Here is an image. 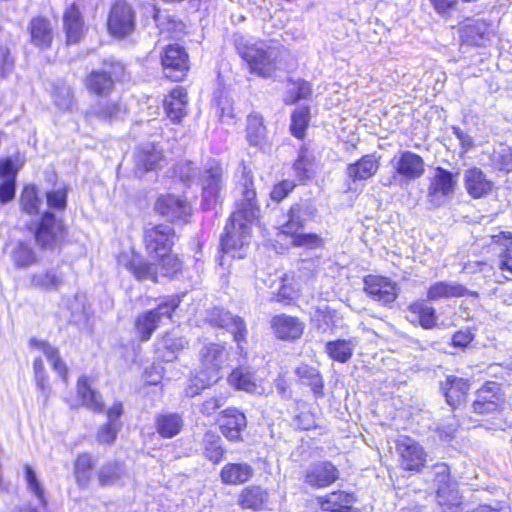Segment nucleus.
I'll list each match as a JSON object with an SVG mask.
<instances>
[{
    "mask_svg": "<svg viewBox=\"0 0 512 512\" xmlns=\"http://www.w3.org/2000/svg\"><path fill=\"white\" fill-rule=\"evenodd\" d=\"M260 212L256 200L252 178L244 176L241 183V197L237 201L236 211L231 215L221 237V249L233 258H242L237 252L248 245L251 239V224L258 218Z\"/></svg>",
    "mask_w": 512,
    "mask_h": 512,
    "instance_id": "nucleus-1",
    "label": "nucleus"
},
{
    "mask_svg": "<svg viewBox=\"0 0 512 512\" xmlns=\"http://www.w3.org/2000/svg\"><path fill=\"white\" fill-rule=\"evenodd\" d=\"M237 50L247 63L250 73L263 78H269L274 74L283 54V47L272 40L240 44Z\"/></svg>",
    "mask_w": 512,
    "mask_h": 512,
    "instance_id": "nucleus-2",
    "label": "nucleus"
},
{
    "mask_svg": "<svg viewBox=\"0 0 512 512\" xmlns=\"http://www.w3.org/2000/svg\"><path fill=\"white\" fill-rule=\"evenodd\" d=\"M228 360V352L223 344L209 343L204 345L199 351L200 375L192 380V384L187 389V395L193 397L200 390L210 385L211 381H216L219 371Z\"/></svg>",
    "mask_w": 512,
    "mask_h": 512,
    "instance_id": "nucleus-3",
    "label": "nucleus"
},
{
    "mask_svg": "<svg viewBox=\"0 0 512 512\" xmlns=\"http://www.w3.org/2000/svg\"><path fill=\"white\" fill-rule=\"evenodd\" d=\"M390 165L393 169V174L382 181V184L386 187L414 181L420 178L425 171L422 157L411 151H404L394 156L390 161Z\"/></svg>",
    "mask_w": 512,
    "mask_h": 512,
    "instance_id": "nucleus-4",
    "label": "nucleus"
},
{
    "mask_svg": "<svg viewBox=\"0 0 512 512\" xmlns=\"http://www.w3.org/2000/svg\"><path fill=\"white\" fill-rule=\"evenodd\" d=\"M124 74V66L119 62L105 61L100 69L93 70L85 80L89 92L97 96H107L114 88V82Z\"/></svg>",
    "mask_w": 512,
    "mask_h": 512,
    "instance_id": "nucleus-5",
    "label": "nucleus"
},
{
    "mask_svg": "<svg viewBox=\"0 0 512 512\" xmlns=\"http://www.w3.org/2000/svg\"><path fill=\"white\" fill-rule=\"evenodd\" d=\"M399 467L412 473H420L427 462V452L421 444L408 436H400L395 442Z\"/></svg>",
    "mask_w": 512,
    "mask_h": 512,
    "instance_id": "nucleus-6",
    "label": "nucleus"
},
{
    "mask_svg": "<svg viewBox=\"0 0 512 512\" xmlns=\"http://www.w3.org/2000/svg\"><path fill=\"white\" fill-rule=\"evenodd\" d=\"M458 182V173L437 167L434 175L430 178L427 198L430 204L439 207L447 202L454 194Z\"/></svg>",
    "mask_w": 512,
    "mask_h": 512,
    "instance_id": "nucleus-7",
    "label": "nucleus"
},
{
    "mask_svg": "<svg viewBox=\"0 0 512 512\" xmlns=\"http://www.w3.org/2000/svg\"><path fill=\"white\" fill-rule=\"evenodd\" d=\"M433 482L436 486V499L441 506H456L460 503L457 483L450 477V469L445 463L432 466Z\"/></svg>",
    "mask_w": 512,
    "mask_h": 512,
    "instance_id": "nucleus-8",
    "label": "nucleus"
},
{
    "mask_svg": "<svg viewBox=\"0 0 512 512\" xmlns=\"http://www.w3.org/2000/svg\"><path fill=\"white\" fill-rule=\"evenodd\" d=\"M179 303L178 297H170L165 302L159 304L157 308L139 315L136 320V329L140 334L141 340H149L161 319L163 317L170 318L173 311L179 306Z\"/></svg>",
    "mask_w": 512,
    "mask_h": 512,
    "instance_id": "nucleus-9",
    "label": "nucleus"
},
{
    "mask_svg": "<svg viewBox=\"0 0 512 512\" xmlns=\"http://www.w3.org/2000/svg\"><path fill=\"white\" fill-rule=\"evenodd\" d=\"M136 26V14L124 1L116 2L109 13L107 27L109 33L119 39L130 35Z\"/></svg>",
    "mask_w": 512,
    "mask_h": 512,
    "instance_id": "nucleus-10",
    "label": "nucleus"
},
{
    "mask_svg": "<svg viewBox=\"0 0 512 512\" xmlns=\"http://www.w3.org/2000/svg\"><path fill=\"white\" fill-rule=\"evenodd\" d=\"M66 234L62 219H58L55 214L46 211L35 230V239L42 247L54 248L65 239Z\"/></svg>",
    "mask_w": 512,
    "mask_h": 512,
    "instance_id": "nucleus-11",
    "label": "nucleus"
},
{
    "mask_svg": "<svg viewBox=\"0 0 512 512\" xmlns=\"http://www.w3.org/2000/svg\"><path fill=\"white\" fill-rule=\"evenodd\" d=\"M161 65L167 78L181 81L189 69L188 54L177 44L168 45L161 54Z\"/></svg>",
    "mask_w": 512,
    "mask_h": 512,
    "instance_id": "nucleus-12",
    "label": "nucleus"
},
{
    "mask_svg": "<svg viewBox=\"0 0 512 512\" xmlns=\"http://www.w3.org/2000/svg\"><path fill=\"white\" fill-rule=\"evenodd\" d=\"M176 238L173 228L168 225H157L147 228L143 234L147 253L155 257L165 252H170Z\"/></svg>",
    "mask_w": 512,
    "mask_h": 512,
    "instance_id": "nucleus-13",
    "label": "nucleus"
},
{
    "mask_svg": "<svg viewBox=\"0 0 512 512\" xmlns=\"http://www.w3.org/2000/svg\"><path fill=\"white\" fill-rule=\"evenodd\" d=\"M118 265L129 271L137 280L158 282V266L149 263L133 250L122 252L117 259Z\"/></svg>",
    "mask_w": 512,
    "mask_h": 512,
    "instance_id": "nucleus-14",
    "label": "nucleus"
},
{
    "mask_svg": "<svg viewBox=\"0 0 512 512\" xmlns=\"http://www.w3.org/2000/svg\"><path fill=\"white\" fill-rule=\"evenodd\" d=\"M223 186L222 167L215 161L209 162L202 175V195L205 208L210 209L217 202Z\"/></svg>",
    "mask_w": 512,
    "mask_h": 512,
    "instance_id": "nucleus-15",
    "label": "nucleus"
},
{
    "mask_svg": "<svg viewBox=\"0 0 512 512\" xmlns=\"http://www.w3.org/2000/svg\"><path fill=\"white\" fill-rule=\"evenodd\" d=\"M364 291L372 300L382 305L391 304L398 297L396 283L382 276H366L364 278Z\"/></svg>",
    "mask_w": 512,
    "mask_h": 512,
    "instance_id": "nucleus-16",
    "label": "nucleus"
},
{
    "mask_svg": "<svg viewBox=\"0 0 512 512\" xmlns=\"http://www.w3.org/2000/svg\"><path fill=\"white\" fill-rule=\"evenodd\" d=\"M126 113V108L119 99H101L90 107L86 118L90 122L95 119L100 122L112 123L121 120Z\"/></svg>",
    "mask_w": 512,
    "mask_h": 512,
    "instance_id": "nucleus-17",
    "label": "nucleus"
},
{
    "mask_svg": "<svg viewBox=\"0 0 512 512\" xmlns=\"http://www.w3.org/2000/svg\"><path fill=\"white\" fill-rule=\"evenodd\" d=\"M316 214V208L307 201H302L291 206L288 211L287 221L280 226V233L295 234L305 227L307 221Z\"/></svg>",
    "mask_w": 512,
    "mask_h": 512,
    "instance_id": "nucleus-18",
    "label": "nucleus"
},
{
    "mask_svg": "<svg viewBox=\"0 0 512 512\" xmlns=\"http://www.w3.org/2000/svg\"><path fill=\"white\" fill-rule=\"evenodd\" d=\"M463 183L466 192L473 199H481L492 193L494 182L477 167L465 170Z\"/></svg>",
    "mask_w": 512,
    "mask_h": 512,
    "instance_id": "nucleus-19",
    "label": "nucleus"
},
{
    "mask_svg": "<svg viewBox=\"0 0 512 512\" xmlns=\"http://www.w3.org/2000/svg\"><path fill=\"white\" fill-rule=\"evenodd\" d=\"M339 477L337 468L328 461L310 465L305 471L304 481L315 488H324L334 483Z\"/></svg>",
    "mask_w": 512,
    "mask_h": 512,
    "instance_id": "nucleus-20",
    "label": "nucleus"
},
{
    "mask_svg": "<svg viewBox=\"0 0 512 512\" xmlns=\"http://www.w3.org/2000/svg\"><path fill=\"white\" fill-rule=\"evenodd\" d=\"M209 321L212 325L226 328L234 335V340L238 343L244 341L247 335V329L244 320L231 314L224 309H214L210 314Z\"/></svg>",
    "mask_w": 512,
    "mask_h": 512,
    "instance_id": "nucleus-21",
    "label": "nucleus"
},
{
    "mask_svg": "<svg viewBox=\"0 0 512 512\" xmlns=\"http://www.w3.org/2000/svg\"><path fill=\"white\" fill-rule=\"evenodd\" d=\"M155 210L170 221L185 220L190 213V206L185 201L174 195L160 197Z\"/></svg>",
    "mask_w": 512,
    "mask_h": 512,
    "instance_id": "nucleus-22",
    "label": "nucleus"
},
{
    "mask_svg": "<svg viewBox=\"0 0 512 512\" xmlns=\"http://www.w3.org/2000/svg\"><path fill=\"white\" fill-rule=\"evenodd\" d=\"M466 295L477 296L478 294L477 292H470L464 285L455 281H438L427 290V299L429 301L459 298Z\"/></svg>",
    "mask_w": 512,
    "mask_h": 512,
    "instance_id": "nucleus-23",
    "label": "nucleus"
},
{
    "mask_svg": "<svg viewBox=\"0 0 512 512\" xmlns=\"http://www.w3.org/2000/svg\"><path fill=\"white\" fill-rule=\"evenodd\" d=\"M63 26L68 44H75L80 41L84 32V19L79 6L72 3L63 14Z\"/></svg>",
    "mask_w": 512,
    "mask_h": 512,
    "instance_id": "nucleus-24",
    "label": "nucleus"
},
{
    "mask_svg": "<svg viewBox=\"0 0 512 512\" xmlns=\"http://www.w3.org/2000/svg\"><path fill=\"white\" fill-rule=\"evenodd\" d=\"M221 432L231 441L241 438V432L246 427V417L243 413L234 408H228L222 412Z\"/></svg>",
    "mask_w": 512,
    "mask_h": 512,
    "instance_id": "nucleus-25",
    "label": "nucleus"
},
{
    "mask_svg": "<svg viewBox=\"0 0 512 512\" xmlns=\"http://www.w3.org/2000/svg\"><path fill=\"white\" fill-rule=\"evenodd\" d=\"M77 398L82 406L95 412L104 411V402L101 394L92 388L91 381L87 376H81L77 381Z\"/></svg>",
    "mask_w": 512,
    "mask_h": 512,
    "instance_id": "nucleus-26",
    "label": "nucleus"
},
{
    "mask_svg": "<svg viewBox=\"0 0 512 512\" xmlns=\"http://www.w3.org/2000/svg\"><path fill=\"white\" fill-rule=\"evenodd\" d=\"M407 319L412 324H419L423 329L430 330L437 326L436 311L423 301H415L407 307Z\"/></svg>",
    "mask_w": 512,
    "mask_h": 512,
    "instance_id": "nucleus-27",
    "label": "nucleus"
},
{
    "mask_svg": "<svg viewBox=\"0 0 512 512\" xmlns=\"http://www.w3.org/2000/svg\"><path fill=\"white\" fill-rule=\"evenodd\" d=\"M272 328L276 336L282 340H295L303 334V324L294 317L285 314L273 317Z\"/></svg>",
    "mask_w": 512,
    "mask_h": 512,
    "instance_id": "nucleus-28",
    "label": "nucleus"
},
{
    "mask_svg": "<svg viewBox=\"0 0 512 512\" xmlns=\"http://www.w3.org/2000/svg\"><path fill=\"white\" fill-rule=\"evenodd\" d=\"M188 95L183 87L174 88L164 100L166 114L174 123H180L186 116Z\"/></svg>",
    "mask_w": 512,
    "mask_h": 512,
    "instance_id": "nucleus-29",
    "label": "nucleus"
},
{
    "mask_svg": "<svg viewBox=\"0 0 512 512\" xmlns=\"http://www.w3.org/2000/svg\"><path fill=\"white\" fill-rule=\"evenodd\" d=\"M31 43L40 48L47 49L53 41V28L51 22L43 17L33 18L28 26Z\"/></svg>",
    "mask_w": 512,
    "mask_h": 512,
    "instance_id": "nucleus-30",
    "label": "nucleus"
},
{
    "mask_svg": "<svg viewBox=\"0 0 512 512\" xmlns=\"http://www.w3.org/2000/svg\"><path fill=\"white\" fill-rule=\"evenodd\" d=\"M134 159L137 172L143 174L157 169L163 160V155L155 145L145 144L137 149Z\"/></svg>",
    "mask_w": 512,
    "mask_h": 512,
    "instance_id": "nucleus-31",
    "label": "nucleus"
},
{
    "mask_svg": "<svg viewBox=\"0 0 512 512\" xmlns=\"http://www.w3.org/2000/svg\"><path fill=\"white\" fill-rule=\"evenodd\" d=\"M253 474V468L245 462L227 463L220 471V479L227 485H241L248 482Z\"/></svg>",
    "mask_w": 512,
    "mask_h": 512,
    "instance_id": "nucleus-32",
    "label": "nucleus"
},
{
    "mask_svg": "<svg viewBox=\"0 0 512 512\" xmlns=\"http://www.w3.org/2000/svg\"><path fill=\"white\" fill-rule=\"evenodd\" d=\"M379 168L378 159L373 154L363 156L355 163H351L346 168L349 179L353 182L363 181L375 175Z\"/></svg>",
    "mask_w": 512,
    "mask_h": 512,
    "instance_id": "nucleus-33",
    "label": "nucleus"
},
{
    "mask_svg": "<svg viewBox=\"0 0 512 512\" xmlns=\"http://www.w3.org/2000/svg\"><path fill=\"white\" fill-rule=\"evenodd\" d=\"M469 388L467 380L452 375L448 376L441 384V390L450 406L459 405L464 400Z\"/></svg>",
    "mask_w": 512,
    "mask_h": 512,
    "instance_id": "nucleus-34",
    "label": "nucleus"
},
{
    "mask_svg": "<svg viewBox=\"0 0 512 512\" xmlns=\"http://www.w3.org/2000/svg\"><path fill=\"white\" fill-rule=\"evenodd\" d=\"M16 173L17 170L14 168L10 158L0 161V179L3 180V183L0 185L1 203H7L14 198Z\"/></svg>",
    "mask_w": 512,
    "mask_h": 512,
    "instance_id": "nucleus-35",
    "label": "nucleus"
},
{
    "mask_svg": "<svg viewBox=\"0 0 512 512\" xmlns=\"http://www.w3.org/2000/svg\"><path fill=\"white\" fill-rule=\"evenodd\" d=\"M357 344L358 340L356 338L338 339L327 342L325 351L334 361L346 363L351 359Z\"/></svg>",
    "mask_w": 512,
    "mask_h": 512,
    "instance_id": "nucleus-36",
    "label": "nucleus"
},
{
    "mask_svg": "<svg viewBox=\"0 0 512 512\" xmlns=\"http://www.w3.org/2000/svg\"><path fill=\"white\" fill-rule=\"evenodd\" d=\"M29 344L31 347L40 350L51 362L53 369L60 375L63 381L67 382L68 369L60 358L58 349L51 346L48 342L40 341L35 338H32Z\"/></svg>",
    "mask_w": 512,
    "mask_h": 512,
    "instance_id": "nucleus-37",
    "label": "nucleus"
},
{
    "mask_svg": "<svg viewBox=\"0 0 512 512\" xmlns=\"http://www.w3.org/2000/svg\"><path fill=\"white\" fill-rule=\"evenodd\" d=\"M155 425L160 436L172 438L182 430L183 418L178 413H163L156 417Z\"/></svg>",
    "mask_w": 512,
    "mask_h": 512,
    "instance_id": "nucleus-38",
    "label": "nucleus"
},
{
    "mask_svg": "<svg viewBox=\"0 0 512 512\" xmlns=\"http://www.w3.org/2000/svg\"><path fill=\"white\" fill-rule=\"evenodd\" d=\"M268 497L260 486H249L239 494L238 504L244 509L258 510L262 508Z\"/></svg>",
    "mask_w": 512,
    "mask_h": 512,
    "instance_id": "nucleus-39",
    "label": "nucleus"
},
{
    "mask_svg": "<svg viewBox=\"0 0 512 512\" xmlns=\"http://www.w3.org/2000/svg\"><path fill=\"white\" fill-rule=\"evenodd\" d=\"M228 381L238 390L260 394L259 385L256 383L254 375L245 368H237L233 370Z\"/></svg>",
    "mask_w": 512,
    "mask_h": 512,
    "instance_id": "nucleus-40",
    "label": "nucleus"
},
{
    "mask_svg": "<svg viewBox=\"0 0 512 512\" xmlns=\"http://www.w3.org/2000/svg\"><path fill=\"white\" fill-rule=\"evenodd\" d=\"M296 374L303 384L311 387L317 397L323 396V379L316 368L302 365L297 368Z\"/></svg>",
    "mask_w": 512,
    "mask_h": 512,
    "instance_id": "nucleus-41",
    "label": "nucleus"
},
{
    "mask_svg": "<svg viewBox=\"0 0 512 512\" xmlns=\"http://www.w3.org/2000/svg\"><path fill=\"white\" fill-rule=\"evenodd\" d=\"M492 239L497 244H501L502 239L510 241L498 255V269L512 276V233L501 232L498 235L492 236Z\"/></svg>",
    "mask_w": 512,
    "mask_h": 512,
    "instance_id": "nucleus-42",
    "label": "nucleus"
},
{
    "mask_svg": "<svg viewBox=\"0 0 512 512\" xmlns=\"http://www.w3.org/2000/svg\"><path fill=\"white\" fill-rule=\"evenodd\" d=\"M321 508L326 512H333L344 510L345 508L351 507V496L343 491H335L328 495L320 501Z\"/></svg>",
    "mask_w": 512,
    "mask_h": 512,
    "instance_id": "nucleus-43",
    "label": "nucleus"
},
{
    "mask_svg": "<svg viewBox=\"0 0 512 512\" xmlns=\"http://www.w3.org/2000/svg\"><path fill=\"white\" fill-rule=\"evenodd\" d=\"M125 476V469L119 463H108L98 471V480L101 486L115 485Z\"/></svg>",
    "mask_w": 512,
    "mask_h": 512,
    "instance_id": "nucleus-44",
    "label": "nucleus"
},
{
    "mask_svg": "<svg viewBox=\"0 0 512 512\" xmlns=\"http://www.w3.org/2000/svg\"><path fill=\"white\" fill-rule=\"evenodd\" d=\"M266 128L263 119L258 114H251L247 118V138L251 145H259L264 139Z\"/></svg>",
    "mask_w": 512,
    "mask_h": 512,
    "instance_id": "nucleus-45",
    "label": "nucleus"
},
{
    "mask_svg": "<svg viewBox=\"0 0 512 512\" xmlns=\"http://www.w3.org/2000/svg\"><path fill=\"white\" fill-rule=\"evenodd\" d=\"M292 237L291 244L294 247H302L306 249L316 250L324 247V239L316 233H299L289 234Z\"/></svg>",
    "mask_w": 512,
    "mask_h": 512,
    "instance_id": "nucleus-46",
    "label": "nucleus"
},
{
    "mask_svg": "<svg viewBox=\"0 0 512 512\" xmlns=\"http://www.w3.org/2000/svg\"><path fill=\"white\" fill-rule=\"evenodd\" d=\"M159 258L158 273L165 277H174L182 268V263L178 257L169 252L156 256Z\"/></svg>",
    "mask_w": 512,
    "mask_h": 512,
    "instance_id": "nucleus-47",
    "label": "nucleus"
},
{
    "mask_svg": "<svg viewBox=\"0 0 512 512\" xmlns=\"http://www.w3.org/2000/svg\"><path fill=\"white\" fill-rule=\"evenodd\" d=\"M94 466L92 457L87 454L83 453L79 455L75 462V477L77 480V483L85 487L88 485L89 479H90V471L92 470Z\"/></svg>",
    "mask_w": 512,
    "mask_h": 512,
    "instance_id": "nucleus-48",
    "label": "nucleus"
},
{
    "mask_svg": "<svg viewBox=\"0 0 512 512\" xmlns=\"http://www.w3.org/2000/svg\"><path fill=\"white\" fill-rule=\"evenodd\" d=\"M62 283V276L53 270L35 274L32 278L34 286L48 290H56Z\"/></svg>",
    "mask_w": 512,
    "mask_h": 512,
    "instance_id": "nucleus-49",
    "label": "nucleus"
},
{
    "mask_svg": "<svg viewBox=\"0 0 512 512\" xmlns=\"http://www.w3.org/2000/svg\"><path fill=\"white\" fill-rule=\"evenodd\" d=\"M309 118V108L308 107H300L297 108L291 117V126L290 130L292 134L302 139L305 135V130L308 125Z\"/></svg>",
    "mask_w": 512,
    "mask_h": 512,
    "instance_id": "nucleus-50",
    "label": "nucleus"
},
{
    "mask_svg": "<svg viewBox=\"0 0 512 512\" xmlns=\"http://www.w3.org/2000/svg\"><path fill=\"white\" fill-rule=\"evenodd\" d=\"M154 18L159 28L160 34L167 38H176L178 33L183 30V23L174 19H170L169 16L164 17L157 14Z\"/></svg>",
    "mask_w": 512,
    "mask_h": 512,
    "instance_id": "nucleus-51",
    "label": "nucleus"
},
{
    "mask_svg": "<svg viewBox=\"0 0 512 512\" xmlns=\"http://www.w3.org/2000/svg\"><path fill=\"white\" fill-rule=\"evenodd\" d=\"M20 202L24 212L28 214L38 213L41 201L38 198L36 188L34 186L25 187Z\"/></svg>",
    "mask_w": 512,
    "mask_h": 512,
    "instance_id": "nucleus-52",
    "label": "nucleus"
},
{
    "mask_svg": "<svg viewBox=\"0 0 512 512\" xmlns=\"http://www.w3.org/2000/svg\"><path fill=\"white\" fill-rule=\"evenodd\" d=\"M13 258L17 266L27 267L35 263L36 257L32 248L23 242L18 243L14 250Z\"/></svg>",
    "mask_w": 512,
    "mask_h": 512,
    "instance_id": "nucleus-53",
    "label": "nucleus"
},
{
    "mask_svg": "<svg viewBox=\"0 0 512 512\" xmlns=\"http://www.w3.org/2000/svg\"><path fill=\"white\" fill-rule=\"evenodd\" d=\"M313 163V157L308 153L307 149H301L297 160L294 163V170L298 177L301 179L308 178L310 176L311 167Z\"/></svg>",
    "mask_w": 512,
    "mask_h": 512,
    "instance_id": "nucleus-54",
    "label": "nucleus"
},
{
    "mask_svg": "<svg viewBox=\"0 0 512 512\" xmlns=\"http://www.w3.org/2000/svg\"><path fill=\"white\" fill-rule=\"evenodd\" d=\"M26 471V482L28 485V489L36 496L39 503L42 506L46 505V500L44 498V491L40 484V482L37 479L35 471L29 466H25Z\"/></svg>",
    "mask_w": 512,
    "mask_h": 512,
    "instance_id": "nucleus-55",
    "label": "nucleus"
},
{
    "mask_svg": "<svg viewBox=\"0 0 512 512\" xmlns=\"http://www.w3.org/2000/svg\"><path fill=\"white\" fill-rule=\"evenodd\" d=\"M46 201L49 208L56 211H64L67 206L66 189H57L47 192Z\"/></svg>",
    "mask_w": 512,
    "mask_h": 512,
    "instance_id": "nucleus-56",
    "label": "nucleus"
},
{
    "mask_svg": "<svg viewBox=\"0 0 512 512\" xmlns=\"http://www.w3.org/2000/svg\"><path fill=\"white\" fill-rule=\"evenodd\" d=\"M55 105L61 110H69L73 104V93L69 87L61 86L53 94Z\"/></svg>",
    "mask_w": 512,
    "mask_h": 512,
    "instance_id": "nucleus-57",
    "label": "nucleus"
},
{
    "mask_svg": "<svg viewBox=\"0 0 512 512\" xmlns=\"http://www.w3.org/2000/svg\"><path fill=\"white\" fill-rule=\"evenodd\" d=\"M120 426L111 423L102 425L96 435L97 441L101 444H112L116 440Z\"/></svg>",
    "mask_w": 512,
    "mask_h": 512,
    "instance_id": "nucleus-58",
    "label": "nucleus"
},
{
    "mask_svg": "<svg viewBox=\"0 0 512 512\" xmlns=\"http://www.w3.org/2000/svg\"><path fill=\"white\" fill-rule=\"evenodd\" d=\"M295 186L293 181L283 180L273 186L270 197L273 201L280 202L294 190Z\"/></svg>",
    "mask_w": 512,
    "mask_h": 512,
    "instance_id": "nucleus-59",
    "label": "nucleus"
},
{
    "mask_svg": "<svg viewBox=\"0 0 512 512\" xmlns=\"http://www.w3.org/2000/svg\"><path fill=\"white\" fill-rule=\"evenodd\" d=\"M497 390H499V388L495 383H489L488 385H485L484 387L478 390L476 401L487 404L490 402H494L496 406H498L500 397L497 393Z\"/></svg>",
    "mask_w": 512,
    "mask_h": 512,
    "instance_id": "nucleus-60",
    "label": "nucleus"
},
{
    "mask_svg": "<svg viewBox=\"0 0 512 512\" xmlns=\"http://www.w3.org/2000/svg\"><path fill=\"white\" fill-rule=\"evenodd\" d=\"M223 454L224 450L220 445L219 439H212L206 442L204 455L207 459L213 463H218L222 459Z\"/></svg>",
    "mask_w": 512,
    "mask_h": 512,
    "instance_id": "nucleus-61",
    "label": "nucleus"
},
{
    "mask_svg": "<svg viewBox=\"0 0 512 512\" xmlns=\"http://www.w3.org/2000/svg\"><path fill=\"white\" fill-rule=\"evenodd\" d=\"M226 401V396L223 394L213 396L206 401L201 406V412L205 415H212L217 409L224 406Z\"/></svg>",
    "mask_w": 512,
    "mask_h": 512,
    "instance_id": "nucleus-62",
    "label": "nucleus"
},
{
    "mask_svg": "<svg viewBox=\"0 0 512 512\" xmlns=\"http://www.w3.org/2000/svg\"><path fill=\"white\" fill-rule=\"evenodd\" d=\"M291 99L290 103L293 104L298 100L307 98L311 93L310 85L307 82L300 81L293 84V87L290 89Z\"/></svg>",
    "mask_w": 512,
    "mask_h": 512,
    "instance_id": "nucleus-63",
    "label": "nucleus"
},
{
    "mask_svg": "<svg viewBox=\"0 0 512 512\" xmlns=\"http://www.w3.org/2000/svg\"><path fill=\"white\" fill-rule=\"evenodd\" d=\"M36 384L43 392L48 388L44 363L41 358H36L33 363Z\"/></svg>",
    "mask_w": 512,
    "mask_h": 512,
    "instance_id": "nucleus-64",
    "label": "nucleus"
}]
</instances>
